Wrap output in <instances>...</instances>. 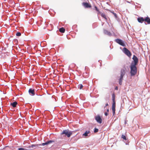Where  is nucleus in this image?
<instances>
[{
    "label": "nucleus",
    "instance_id": "obj_1",
    "mask_svg": "<svg viewBox=\"0 0 150 150\" xmlns=\"http://www.w3.org/2000/svg\"><path fill=\"white\" fill-rule=\"evenodd\" d=\"M54 142V141L50 140L47 141L45 143H43L42 144H32L31 145L32 149H35L38 147L39 146H41L42 145V146H44Z\"/></svg>",
    "mask_w": 150,
    "mask_h": 150
},
{
    "label": "nucleus",
    "instance_id": "obj_2",
    "mask_svg": "<svg viewBox=\"0 0 150 150\" xmlns=\"http://www.w3.org/2000/svg\"><path fill=\"white\" fill-rule=\"evenodd\" d=\"M130 68V73L131 76H135L137 72V68L136 65H133V64H131Z\"/></svg>",
    "mask_w": 150,
    "mask_h": 150
},
{
    "label": "nucleus",
    "instance_id": "obj_3",
    "mask_svg": "<svg viewBox=\"0 0 150 150\" xmlns=\"http://www.w3.org/2000/svg\"><path fill=\"white\" fill-rule=\"evenodd\" d=\"M112 111L113 115H114L115 113V95L114 93H113L112 95Z\"/></svg>",
    "mask_w": 150,
    "mask_h": 150
},
{
    "label": "nucleus",
    "instance_id": "obj_4",
    "mask_svg": "<svg viewBox=\"0 0 150 150\" xmlns=\"http://www.w3.org/2000/svg\"><path fill=\"white\" fill-rule=\"evenodd\" d=\"M125 74V70L124 69H122L121 71V75L120 78L119 79V83L120 85H121L122 84V81L123 79V76Z\"/></svg>",
    "mask_w": 150,
    "mask_h": 150
},
{
    "label": "nucleus",
    "instance_id": "obj_5",
    "mask_svg": "<svg viewBox=\"0 0 150 150\" xmlns=\"http://www.w3.org/2000/svg\"><path fill=\"white\" fill-rule=\"evenodd\" d=\"M72 134V132L71 131H69L68 130H63L61 134H65L68 137H69Z\"/></svg>",
    "mask_w": 150,
    "mask_h": 150
},
{
    "label": "nucleus",
    "instance_id": "obj_6",
    "mask_svg": "<svg viewBox=\"0 0 150 150\" xmlns=\"http://www.w3.org/2000/svg\"><path fill=\"white\" fill-rule=\"evenodd\" d=\"M132 59L133 60V62H132L131 64H133V65H136L138 63V59L137 57L134 55L132 58Z\"/></svg>",
    "mask_w": 150,
    "mask_h": 150
},
{
    "label": "nucleus",
    "instance_id": "obj_7",
    "mask_svg": "<svg viewBox=\"0 0 150 150\" xmlns=\"http://www.w3.org/2000/svg\"><path fill=\"white\" fill-rule=\"evenodd\" d=\"M123 52L128 57H130L131 55L130 52L126 48L124 47L123 49Z\"/></svg>",
    "mask_w": 150,
    "mask_h": 150
},
{
    "label": "nucleus",
    "instance_id": "obj_8",
    "mask_svg": "<svg viewBox=\"0 0 150 150\" xmlns=\"http://www.w3.org/2000/svg\"><path fill=\"white\" fill-rule=\"evenodd\" d=\"M115 42L119 45L125 47V43L123 42L120 39H116L115 40Z\"/></svg>",
    "mask_w": 150,
    "mask_h": 150
},
{
    "label": "nucleus",
    "instance_id": "obj_9",
    "mask_svg": "<svg viewBox=\"0 0 150 150\" xmlns=\"http://www.w3.org/2000/svg\"><path fill=\"white\" fill-rule=\"evenodd\" d=\"M95 120L99 123L101 124L102 122V120L100 116L98 115L95 117Z\"/></svg>",
    "mask_w": 150,
    "mask_h": 150
},
{
    "label": "nucleus",
    "instance_id": "obj_10",
    "mask_svg": "<svg viewBox=\"0 0 150 150\" xmlns=\"http://www.w3.org/2000/svg\"><path fill=\"white\" fill-rule=\"evenodd\" d=\"M82 5L86 8H91V5L87 2H83L82 3Z\"/></svg>",
    "mask_w": 150,
    "mask_h": 150
},
{
    "label": "nucleus",
    "instance_id": "obj_11",
    "mask_svg": "<svg viewBox=\"0 0 150 150\" xmlns=\"http://www.w3.org/2000/svg\"><path fill=\"white\" fill-rule=\"evenodd\" d=\"M144 21L148 24H150V18L148 16L144 18Z\"/></svg>",
    "mask_w": 150,
    "mask_h": 150
},
{
    "label": "nucleus",
    "instance_id": "obj_12",
    "mask_svg": "<svg viewBox=\"0 0 150 150\" xmlns=\"http://www.w3.org/2000/svg\"><path fill=\"white\" fill-rule=\"evenodd\" d=\"M28 92L32 96H34L35 95V90L34 89L30 88Z\"/></svg>",
    "mask_w": 150,
    "mask_h": 150
},
{
    "label": "nucleus",
    "instance_id": "obj_13",
    "mask_svg": "<svg viewBox=\"0 0 150 150\" xmlns=\"http://www.w3.org/2000/svg\"><path fill=\"white\" fill-rule=\"evenodd\" d=\"M137 21L139 22L142 23L144 21V18L142 17H138L137 18Z\"/></svg>",
    "mask_w": 150,
    "mask_h": 150
},
{
    "label": "nucleus",
    "instance_id": "obj_14",
    "mask_svg": "<svg viewBox=\"0 0 150 150\" xmlns=\"http://www.w3.org/2000/svg\"><path fill=\"white\" fill-rule=\"evenodd\" d=\"M99 14H100L101 16L103 18H104L105 20H107V18L106 15L103 13L100 12Z\"/></svg>",
    "mask_w": 150,
    "mask_h": 150
},
{
    "label": "nucleus",
    "instance_id": "obj_15",
    "mask_svg": "<svg viewBox=\"0 0 150 150\" xmlns=\"http://www.w3.org/2000/svg\"><path fill=\"white\" fill-rule=\"evenodd\" d=\"M90 131L88 130L86 131L83 134V136H84L85 137H87L88 136V134L90 133Z\"/></svg>",
    "mask_w": 150,
    "mask_h": 150
},
{
    "label": "nucleus",
    "instance_id": "obj_16",
    "mask_svg": "<svg viewBox=\"0 0 150 150\" xmlns=\"http://www.w3.org/2000/svg\"><path fill=\"white\" fill-rule=\"evenodd\" d=\"M104 32L105 34L108 35L109 36H111V33L107 30H104Z\"/></svg>",
    "mask_w": 150,
    "mask_h": 150
},
{
    "label": "nucleus",
    "instance_id": "obj_17",
    "mask_svg": "<svg viewBox=\"0 0 150 150\" xmlns=\"http://www.w3.org/2000/svg\"><path fill=\"white\" fill-rule=\"evenodd\" d=\"M59 31L61 33H64L65 30V29L63 27H62L59 29Z\"/></svg>",
    "mask_w": 150,
    "mask_h": 150
},
{
    "label": "nucleus",
    "instance_id": "obj_18",
    "mask_svg": "<svg viewBox=\"0 0 150 150\" xmlns=\"http://www.w3.org/2000/svg\"><path fill=\"white\" fill-rule=\"evenodd\" d=\"M17 104V102L16 101H15L13 102V103H11V105H12L13 107H15L16 106V105Z\"/></svg>",
    "mask_w": 150,
    "mask_h": 150
},
{
    "label": "nucleus",
    "instance_id": "obj_19",
    "mask_svg": "<svg viewBox=\"0 0 150 150\" xmlns=\"http://www.w3.org/2000/svg\"><path fill=\"white\" fill-rule=\"evenodd\" d=\"M83 87V86L81 84H79L78 85V88L80 89H82Z\"/></svg>",
    "mask_w": 150,
    "mask_h": 150
},
{
    "label": "nucleus",
    "instance_id": "obj_20",
    "mask_svg": "<svg viewBox=\"0 0 150 150\" xmlns=\"http://www.w3.org/2000/svg\"><path fill=\"white\" fill-rule=\"evenodd\" d=\"M94 7L96 11L98 12V14H99L100 12L99 11V9L97 8V7L96 6H95Z\"/></svg>",
    "mask_w": 150,
    "mask_h": 150
},
{
    "label": "nucleus",
    "instance_id": "obj_21",
    "mask_svg": "<svg viewBox=\"0 0 150 150\" xmlns=\"http://www.w3.org/2000/svg\"><path fill=\"white\" fill-rule=\"evenodd\" d=\"M122 138H123L124 139V140H126L127 139H126V137H125V136L123 135H122V137H121Z\"/></svg>",
    "mask_w": 150,
    "mask_h": 150
},
{
    "label": "nucleus",
    "instance_id": "obj_22",
    "mask_svg": "<svg viewBox=\"0 0 150 150\" xmlns=\"http://www.w3.org/2000/svg\"><path fill=\"white\" fill-rule=\"evenodd\" d=\"M16 35L18 36H20L21 35V34L20 32H17L16 33Z\"/></svg>",
    "mask_w": 150,
    "mask_h": 150
},
{
    "label": "nucleus",
    "instance_id": "obj_23",
    "mask_svg": "<svg viewBox=\"0 0 150 150\" xmlns=\"http://www.w3.org/2000/svg\"><path fill=\"white\" fill-rule=\"evenodd\" d=\"M18 150H28V149L23 148H20L18 149Z\"/></svg>",
    "mask_w": 150,
    "mask_h": 150
},
{
    "label": "nucleus",
    "instance_id": "obj_24",
    "mask_svg": "<svg viewBox=\"0 0 150 150\" xmlns=\"http://www.w3.org/2000/svg\"><path fill=\"white\" fill-rule=\"evenodd\" d=\"M111 13L113 14L114 15V16L115 17V18H117V15L116 13H114V12H111Z\"/></svg>",
    "mask_w": 150,
    "mask_h": 150
},
{
    "label": "nucleus",
    "instance_id": "obj_25",
    "mask_svg": "<svg viewBox=\"0 0 150 150\" xmlns=\"http://www.w3.org/2000/svg\"><path fill=\"white\" fill-rule=\"evenodd\" d=\"M98 129L97 128H95L94 129V132L95 133L97 132H98Z\"/></svg>",
    "mask_w": 150,
    "mask_h": 150
},
{
    "label": "nucleus",
    "instance_id": "obj_26",
    "mask_svg": "<svg viewBox=\"0 0 150 150\" xmlns=\"http://www.w3.org/2000/svg\"><path fill=\"white\" fill-rule=\"evenodd\" d=\"M31 145H30V146H28L27 147V148L28 149H32V147H31Z\"/></svg>",
    "mask_w": 150,
    "mask_h": 150
},
{
    "label": "nucleus",
    "instance_id": "obj_27",
    "mask_svg": "<svg viewBox=\"0 0 150 150\" xmlns=\"http://www.w3.org/2000/svg\"><path fill=\"white\" fill-rule=\"evenodd\" d=\"M105 116H107L108 115V113L107 112H105Z\"/></svg>",
    "mask_w": 150,
    "mask_h": 150
},
{
    "label": "nucleus",
    "instance_id": "obj_28",
    "mask_svg": "<svg viewBox=\"0 0 150 150\" xmlns=\"http://www.w3.org/2000/svg\"><path fill=\"white\" fill-rule=\"evenodd\" d=\"M115 89L116 90H118V87L117 86H116L115 88Z\"/></svg>",
    "mask_w": 150,
    "mask_h": 150
},
{
    "label": "nucleus",
    "instance_id": "obj_29",
    "mask_svg": "<svg viewBox=\"0 0 150 150\" xmlns=\"http://www.w3.org/2000/svg\"><path fill=\"white\" fill-rule=\"evenodd\" d=\"M108 103H107L105 104V108L106 106H108Z\"/></svg>",
    "mask_w": 150,
    "mask_h": 150
},
{
    "label": "nucleus",
    "instance_id": "obj_30",
    "mask_svg": "<svg viewBox=\"0 0 150 150\" xmlns=\"http://www.w3.org/2000/svg\"><path fill=\"white\" fill-rule=\"evenodd\" d=\"M107 112H109V109H107Z\"/></svg>",
    "mask_w": 150,
    "mask_h": 150
},
{
    "label": "nucleus",
    "instance_id": "obj_31",
    "mask_svg": "<svg viewBox=\"0 0 150 150\" xmlns=\"http://www.w3.org/2000/svg\"><path fill=\"white\" fill-rule=\"evenodd\" d=\"M127 2H128V3H129V2H128V1H127Z\"/></svg>",
    "mask_w": 150,
    "mask_h": 150
}]
</instances>
